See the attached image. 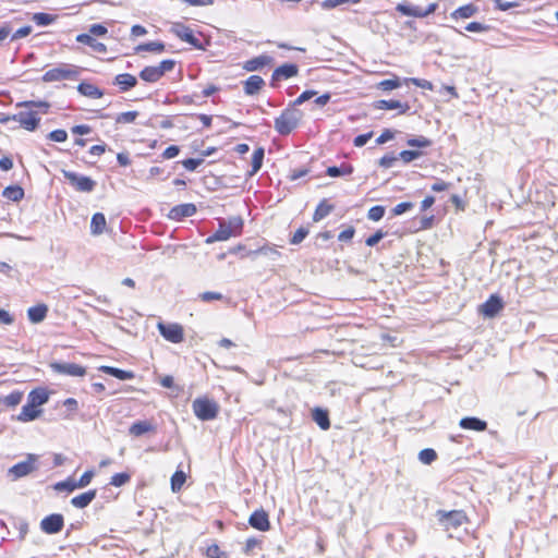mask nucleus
<instances>
[{
  "mask_svg": "<svg viewBox=\"0 0 558 558\" xmlns=\"http://www.w3.org/2000/svg\"><path fill=\"white\" fill-rule=\"evenodd\" d=\"M332 210H333V205L328 204L326 199H323L318 204V206L316 207V209L314 211L313 220L315 222H318L322 219H324L325 217H327Z\"/></svg>",
  "mask_w": 558,
  "mask_h": 558,
  "instance_id": "nucleus-35",
  "label": "nucleus"
},
{
  "mask_svg": "<svg viewBox=\"0 0 558 558\" xmlns=\"http://www.w3.org/2000/svg\"><path fill=\"white\" fill-rule=\"evenodd\" d=\"M50 368L54 373L70 377H84L86 375V367L75 363L52 362Z\"/></svg>",
  "mask_w": 558,
  "mask_h": 558,
  "instance_id": "nucleus-11",
  "label": "nucleus"
},
{
  "mask_svg": "<svg viewBox=\"0 0 558 558\" xmlns=\"http://www.w3.org/2000/svg\"><path fill=\"white\" fill-rule=\"evenodd\" d=\"M303 117L302 110L289 106L276 118L274 128L280 135H288L299 126Z\"/></svg>",
  "mask_w": 558,
  "mask_h": 558,
  "instance_id": "nucleus-2",
  "label": "nucleus"
},
{
  "mask_svg": "<svg viewBox=\"0 0 558 558\" xmlns=\"http://www.w3.org/2000/svg\"><path fill=\"white\" fill-rule=\"evenodd\" d=\"M62 174L77 192L89 193L96 186V182L89 177L69 170H62Z\"/></svg>",
  "mask_w": 558,
  "mask_h": 558,
  "instance_id": "nucleus-9",
  "label": "nucleus"
},
{
  "mask_svg": "<svg viewBox=\"0 0 558 558\" xmlns=\"http://www.w3.org/2000/svg\"><path fill=\"white\" fill-rule=\"evenodd\" d=\"M156 430L157 427L153 421L143 420L134 422L129 428V434L134 437H141L148 433H156Z\"/></svg>",
  "mask_w": 558,
  "mask_h": 558,
  "instance_id": "nucleus-16",
  "label": "nucleus"
},
{
  "mask_svg": "<svg viewBox=\"0 0 558 558\" xmlns=\"http://www.w3.org/2000/svg\"><path fill=\"white\" fill-rule=\"evenodd\" d=\"M207 557L209 558H227L226 554L220 550L219 546L214 544L207 548Z\"/></svg>",
  "mask_w": 558,
  "mask_h": 558,
  "instance_id": "nucleus-57",
  "label": "nucleus"
},
{
  "mask_svg": "<svg viewBox=\"0 0 558 558\" xmlns=\"http://www.w3.org/2000/svg\"><path fill=\"white\" fill-rule=\"evenodd\" d=\"M108 33V29L106 26L101 24H93L89 27V35L92 36H105Z\"/></svg>",
  "mask_w": 558,
  "mask_h": 558,
  "instance_id": "nucleus-64",
  "label": "nucleus"
},
{
  "mask_svg": "<svg viewBox=\"0 0 558 558\" xmlns=\"http://www.w3.org/2000/svg\"><path fill=\"white\" fill-rule=\"evenodd\" d=\"M2 195L13 202H19L24 197V190L19 185L7 186Z\"/></svg>",
  "mask_w": 558,
  "mask_h": 558,
  "instance_id": "nucleus-37",
  "label": "nucleus"
},
{
  "mask_svg": "<svg viewBox=\"0 0 558 558\" xmlns=\"http://www.w3.org/2000/svg\"><path fill=\"white\" fill-rule=\"evenodd\" d=\"M192 409L197 418L210 421L217 417L219 405L208 398H197L192 403Z\"/></svg>",
  "mask_w": 558,
  "mask_h": 558,
  "instance_id": "nucleus-6",
  "label": "nucleus"
},
{
  "mask_svg": "<svg viewBox=\"0 0 558 558\" xmlns=\"http://www.w3.org/2000/svg\"><path fill=\"white\" fill-rule=\"evenodd\" d=\"M488 28L489 27L487 25L482 24L480 22H471L465 26V29L472 33H484L487 32Z\"/></svg>",
  "mask_w": 558,
  "mask_h": 558,
  "instance_id": "nucleus-56",
  "label": "nucleus"
},
{
  "mask_svg": "<svg viewBox=\"0 0 558 558\" xmlns=\"http://www.w3.org/2000/svg\"><path fill=\"white\" fill-rule=\"evenodd\" d=\"M353 172V167L350 163L343 162L341 166L336 167H328L326 170V174L336 178V177H343L349 175Z\"/></svg>",
  "mask_w": 558,
  "mask_h": 558,
  "instance_id": "nucleus-34",
  "label": "nucleus"
},
{
  "mask_svg": "<svg viewBox=\"0 0 558 558\" xmlns=\"http://www.w3.org/2000/svg\"><path fill=\"white\" fill-rule=\"evenodd\" d=\"M477 12L476 7L473 4H466L458 8L451 13V17L454 20L458 19H469L472 17Z\"/></svg>",
  "mask_w": 558,
  "mask_h": 558,
  "instance_id": "nucleus-36",
  "label": "nucleus"
},
{
  "mask_svg": "<svg viewBox=\"0 0 558 558\" xmlns=\"http://www.w3.org/2000/svg\"><path fill=\"white\" fill-rule=\"evenodd\" d=\"M459 425L463 429H473L477 432H483L487 428V423L477 417H463Z\"/></svg>",
  "mask_w": 558,
  "mask_h": 558,
  "instance_id": "nucleus-27",
  "label": "nucleus"
},
{
  "mask_svg": "<svg viewBox=\"0 0 558 558\" xmlns=\"http://www.w3.org/2000/svg\"><path fill=\"white\" fill-rule=\"evenodd\" d=\"M407 145L417 148H426L432 145V141L425 136H417L407 141Z\"/></svg>",
  "mask_w": 558,
  "mask_h": 558,
  "instance_id": "nucleus-46",
  "label": "nucleus"
},
{
  "mask_svg": "<svg viewBox=\"0 0 558 558\" xmlns=\"http://www.w3.org/2000/svg\"><path fill=\"white\" fill-rule=\"evenodd\" d=\"M106 225H107V221H106V217L104 214H101V213L94 214L92 217V221H90V233L93 235L102 234L106 229Z\"/></svg>",
  "mask_w": 558,
  "mask_h": 558,
  "instance_id": "nucleus-29",
  "label": "nucleus"
},
{
  "mask_svg": "<svg viewBox=\"0 0 558 558\" xmlns=\"http://www.w3.org/2000/svg\"><path fill=\"white\" fill-rule=\"evenodd\" d=\"M272 63V58L267 54H262L253 59L247 60L244 63V69L248 72L258 71L262 68Z\"/></svg>",
  "mask_w": 558,
  "mask_h": 558,
  "instance_id": "nucleus-19",
  "label": "nucleus"
},
{
  "mask_svg": "<svg viewBox=\"0 0 558 558\" xmlns=\"http://www.w3.org/2000/svg\"><path fill=\"white\" fill-rule=\"evenodd\" d=\"M436 518L440 526L449 534L450 537H453V533L469 521L466 514L462 510H438L436 512Z\"/></svg>",
  "mask_w": 558,
  "mask_h": 558,
  "instance_id": "nucleus-3",
  "label": "nucleus"
},
{
  "mask_svg": "<svg viewBox=\"0 0 558 558\" xmlns=\"http://www.w3.org/2000/svg\"><path fill=\"white\" fill-rule=\"evenodd\" d=\"M317 93L315 90H304L293 102L291 106L295 107L304 104L305 101L310 100L314 96H316Z\"/></svg>",
  "mask_w": 558,
  "mask_h": 558,
  "instance_id": "nucleus-53",
  "label": "nucleus"
},
{
  "mask_svg": "<svg viewBox=\"0 0 558 558\" xmlns=\"http://www.w3.org/2000/svg\"><path fill=\"white\" fill-rule=\"evenodd\" d=\"M48 399L49 395L47 390L43 388L32 390L27 397V401L37 408L45 404Z\"/></svg>",
  "mask_w": 558,
  "mask_h": 558,
  "instance_id": "nucleus-30",
  "label": "nucleus"
},
{
  "mask_svg": "<svg viewBox=\"0 0 558 558\" xmlns=\"http://www.w3.org/2000/svg\"><path fill=\"white\" fill-rule=\"evenodd\" d=\"M131 481V474L126 472L116 473L110 478V485L121 487Z\"/></svg>",
  "mask_w": 558,
  "mask_h": 558,
  "instance_id": "nucleus-43",
  "label": "nucleus"
},
{
  "mask_svg": "<svg viewBox=\"0 0 558 558\" xmlns=\"http://www.w3.org/2000/svg\"><path fill=\"white\" fill-rule=\"evenodd\" d=\"M375 107L381 110H399L400 113H405L410 110L408 102H401L395 99L378 100Z\"/></svg>",
  "mask_w": 558,
  "mask_h": 558,
  "instance_id": "nucleus-18",
  "label": "nucleus"
},
{
  "mask_svg": "<svg viewBox=\"0 0 558 558\" xmlns=\"http://www.w3.org/2000/svg\"><path fill=\"white\" fill-rule=\"evenodd\" d=\"M203 161H204V159H202V158H197V159L189 158V159L183 160L182 165L186 170L194 171L203 163Z\"/></svg>",
  "mask_w": 558,
  "mask_h": 558,
  "instance_id": "nucleus-55",
  "label": "nucleus"
},
{
  "mask_svg": "<svg viewBox=\"0 0 558 558\" xmlns=\"http://www.w3.org/2000/svg\"><path fill=\"white\" fill-rule=\"evenodd\" d=\"M248 523L252 527H254L258 531H262V532H266L270 529V522H269L268 514L263 509L255 510L251 514V517L248 519Z\"/></svg>",
  "mask_w": 558,
  "mask_h": 558,
  "instance_id": "nucleus-15",
  "label": "nucleus"
},
{
  "mask_svg": "<svg viewBox=\"0 0 558 558\" xmlns=\"http://www.w3.org/2000/svg\"><path fill=\"white\" fill-rule=\"evenodd\" d=\"M114 84L117 86H119L121 92H126L136 86L137 78L132 74L122 73V74H118L114 77Z\"/></svg>",
  "mask_w": 558,
  "mask_h": 558,
  "instance_id": "nucleus-21",
  "label": "nucleus"
},
{
  "mask_svg": "<svg viewBox=\"0 0 558 558\" xmlns=\"http://www.w3.org/2000/svg\"><path fill=\"white\" fill-rule=\"evenodd\" d=\"M175 62L173 60H163L158 65L154 66H145L141 73L140 77L148 83H155L159 81L165 73L173 70Z\"/></svg>",
  "mask_w": 558,
  "mask_h": 558,
  "instance_id": "nucleus-7",
  "label": "nucleus"
},
{
  "mask_svg": "<svg viewBox=\"0 0 558 558\" xmlns=\"http://www.w3.org/2000/svg\"><path fill=\"white\" fill-rule=\"evenodd\" d=\"M77 90L81 95L88 98H101L104 96V92L98 88L96 85L87 82H82L77 86Z\"/></svg>",
  "mask_w": 558,
  "mask_h": 558,
  "instance_id": "nucleus-26",
  "label": "nucleus"
},
{
  "mask_svg": "<svg viewBox=\"0 0 558 558\" xmlns=\"http://www.w3.org/2000/svg\"><path fill=\"white\" fill-rule=\"evenodd\" d=\"M313 420L315 421V423L324 430H327L329 427H330V421H329V416H328V412L323 410V409H319V408H316L314 411H313Z\"/></svg>",
  "mask_w": 558,
  "mask_h": 558,
  "instance_id": "nucleus-33",
  "label": "nucleus"
},
{
  "mask_svg": "<svg viewBox=\"0 0 558 558\" xmlns=\"http://www.w3.org/2000/svg\"><path fill=\"white\" fill-rule=\"evenodd\" d=\"M96 497V490L92 489L88 492H85L81 495H77L72 498L71 504L73 507L83 509L87 507Z\"/></svg>",
  "mask_w": 558,
  "mask_h": 558,
  "instance_id": "nucleus-28",
  "label": "nucleus"
},
{
  "mask_svg": "<svg viewBox=\"0 0 558 558\" xmlns=\"http://www.w3.org/2000/svg\"><path fill=\"white\" fill-rule=\"evenodd\" d=\"M78 75V66L69 63H60L57 66L46 71L43 75V81L46 83H51L66 80H76Z\"/></svg>",
  "mask_w": 558,
  "mask_h": 558,
  "instance_id": "nucleus-5",
  "label": "nucleus"
},
{
  "mask_svg": "<svg viewBox=\"0 0 558 558\" xmlns=\"http://www.w3.org/2000/svg\"><path fill=\"white\" fill-rule=\"evenodd\" d=\"M396 10L405 16L423 17V8L417 5L399 3Z\"/></svg>",
  "mask_w": 558,
  "mask_h": 558,
  "instance_id": "nucleus-32",
  "label": "nucleus"
},
{
  "mask_svg": "<svg viewBox=\"0 0 558 558\" xmlns=\"http://www.w3.org/2000/svg\"><path fill=\"white\" fill-rule=\"evenodd\" d=\"M157 327L161 336L172 343H180L184 339L183 328L179 324L158 323Z\"/></svg>",
  "mask_w": 558,
  "mask_h": 558,
  "instance_id": "nucleus-12",
  "label": "nucleus"
},
{
  "mask_svg": "<svg viewBox=\"0 0 558 558\" xmlns=\"http://www.w3.org/2000/svg\"><path fill=\"white\" fill-rule=\"evenodd\" d=\"M57 16L56 15H52V14H49V13H44V12H38V13H35L32 17V20L38 25V26H47V25H50L52 24L54 21H56Z\"/></svg>",
  "mask_w": 558,
  "mask_h": 558,
  "instance_id": "nucleus-39",
  "label": "nucleus"
},
{
  "mask_svg": "<svg viewBox=\"0 0 558 558\" xmlns=\"http://www.w3.org/2000/svg\"><path fill=\"white\" fill-rule=\"evenodd\" d=\"M265 85L264 80L258 75H251L245 82H244V92L246 95H255L257 94L263 86Z\"/></svg>",
  "mask_w": 558,
  "mask_h": 558,
  "instance_id": "nucleus-25",
  "label": "nucleus"
},
{
  "mask_svg": "<svg viewBox=\"0 0 558 558\" xmlns=\"http://www.w3.org/2000/svg\"><path fill=\"white\" fill-rule=\"evenodd\" d=\"M222 298V294L219 292L207 291L199 294V299L204 302L219 301Z\"/></svg>",
  "mask_w": 558,
  "mask_h": 558,
  "instance_id": "nucleus-62",
  "label": "nucleus"
},
{
  "mask_svg": "<svg viewBox=\"0 0 558 558\" xmlns=\"http://www.w3.org/2000/svg\"><path fill=\"white\" fill-rule=\"evenodd\" d=\"M361 1L362 0H324L322 2V8L326 9V10H330V9L336 8V7L342 5L344 3L356 4V3L361 2Z\"/></svg>",
  "mask_w": 558,
  "mask_h": 558,
  "instance_id": "nucleus-47",
  "label": "nucleus"
},
{
  "mask_svg": "<svg viewBox=\"0 0 558 558\" xmlns=\"http://www.w3.org/2000/svg\"><path fill=\"white\" fill-rule=\"evenodd\" d=\"M41 413V410H38L37 407L32 405L28 401L26 404L22 407L20 414L17 415V420L20 422H31L36 420Z\"/></svg>",
  "mask_w": 558,
  "mask_h": 558,
  "instance_id": "nucleus-23",
  "label": "nucleus"
},
{
  "mask_svg": "<svg viewBox=\"0 0 558 558\" xmlns=\"http://www.w3.org/2000/svg\"><path fill=\"white\" fill-rule=\"evenodd\" d=\"M385 215V207L383 206H373L368 213H367V217L369 220H373V221H379Z\"/></svg>",
  "mask_w": 558,
  "mask_h": 558,
  "instance_id": "nucleus-49",
  "label": "nucleus"
},
{
  "mask_svg": "<svg viewBox=\"0 0 558 558\" xmlns=\"http://www.w3.org/2000/svg\"><path fill=\"white\" fill-rule=\"evenodd\" d=\"M307 234V229L299 228L290 240L291 244H300L306 238Z\"/></svg>",
  "mask_w": 558,
  "mask_h": 558,
  "instance_id": "nucleus-58",
  "label": "nucleus"
},
{
  "mask_svg": "<svg viewBox=\"0 0 558 558\" xmlns=\"http://www.w3.org/2000/svg\"><path fill=\"white\" fill-rule=\"evenodd\" d=\"M136 51H150V52H162L165 50V45L160 41H150L146 44H141L135 48Z\"/></svg>",
  "mask_w": 558,
  "mask_h": 558,
  "instance_id": "nucleus-40",
  "label": "nucleus"
},
{
  "mask_svg": "<svg viewBox=\"0 0 558 558\" xmlns=\"http://www.w3.org/2000/svg\"><path fill=\"white\" fill-rule=\"evenodd\" d=\"M299 69L295 64L287 63L277 68L272 73V80H287L298 74Z\"/></svg>",
  "mask_w": 558,
  "mask_h": 558,
  "instance_id": "nucleus-20",
  "label": "nucleus"
},
{
  "mask_svg": "<svg viewBox=\"0 0 558 558\" xmlns=\"http://www.w3.org/2000/svg\"><path fill=\"white\" fill-rule=\"evenodd\" d=\"M78 486H77V483L74 478H66L65 481H62V482H58L56 485H54V489L58 490V492H73L75 489H77Z\"/></svg>",
  "mask_w": 558,
  "mask_h": 558,
  "instance_id": "nucleus-42",
  "label": "nucleus"
},
{
  "mask_svg": "<svg viewBox=\"0 0 558 558\" xmlns=\"http://www.w3.org/2000/svg\"><path fill=\"white\" fill-rule=\"evenodd\" d=\"M48 138L53 142L62 143L68 138L66 131L62 129L54 130L48 134Z\"/></svg>",
  "mask_w": 558,
  "mask_h": 558,
  "instance_id": "nucleus-52",
  "label": "nucleus"
},
{
  "mask_svg": "<svg viewBox=\"0 0 558 558\" xmlns=\"http://www.w3.org/2000/svg\"><path fill=\"white\" fill-rule=\"evenodd\" d=\"M504 308L502 300L498 295H490L480 307V313L485 317H494Z\"/></svg>",
  "mask_w": 558,
  "mask_h": 558,
  "instance_id": "nucleus-14",
  "label": "nucleus"
},
{
  "mask_svg": "<svg viewBox=\"0 0 558 558\" xmlns=\"http://www.w3.org/2000/svg\"><path fill=\"white\" fill-rule=\"evenodd\" d=\"M99 371L105 374L111 375L120 380H130L134 378L133 372L116 368L112 366L104 365L99 367Z\"/></svg>",
  "mask_w": 558,
  "mask_h": 558,
  "instance_id": "nucleus-31",
  "label": "nucleus"
},
{
  "mask_svg": "<svg viewBox=\"0 0 558 558\" xmlns=\"http://www.w3.org/2000/svg\"><path fill=\"white\" fill-rule=\"evenodd\" d=\"M76 41L87 45L90 47L94 51L99 53H105L107 51L106 45L102 43L97 41L92 35L89 34H80L76 36Z\"/></svg>",
  "mask_w": 558,
  "mask_h": 558,
  "instance_id": "nucleus-22",
  "label": "nucleus"
},
{
  "mask_svg": "<svg viewBox=\"0 0 558 558\" xmlns=\"http://www.w3.org/2000/svg\"><path fill=\"white\" fill-rule=\"evenodd\" d=\"M186 481V475L183 471H175L171 477V489L172 492H179Z\"/></svg>",
  "mask_w": 558,
  "mask_h": 558,
  "instance_id": "nucleus-41",
  "label": "nucleus"
},
{
  "mask_svg": "<svg viewBox=\"0 0 558 558\" xmlns=\"http://www.w3.org/2000/svg\"><path fill=\"white\" fill-rule=\"evenodd\" d=\"M94 477V471H86L78 481H76L78 488L88 486Z\"/></svg>",
  "mask_w": 558,
  "mask_h": 558,
  "instance_id": "nucleus-59",
  "label": "nucleus"
},
{
  "mask_svg": "<svg viewBox=\"0 0 558 558\" xmlns=\"http://www.w3.org/2000/svg\"><path fill=\"white\" fill-rule=\"evenodd\" d=\"M170 32L182 41H185L197 49H204L201 40L194 35L193 31L189 26L182 23H173Z\"/></svg>",
  "mask_w": 558,
  "mask_h": 558,
  "instance_id": "nucleus-10",
  "label": "nucleus"
},
{
  "mask_svg": "<svg viewBox=\"0 0 558 558\" xmlns=\"http://www.w3.org/2000/svg\"><path fill=\"white\" fill-rule=\"evenodd\" d=\"M48 313V306L45 304H38L27 310V317L33 324L41 323Z\"/></svg>",
  "mask_w": 558,
  "mask_h": 558,
  "instance_id": "nucleus-24",
  "label": "nucleus"
},
{
  "mask_svg": "<svg viewBox=\"0 0 558 558\" xmlns=\"http://www.w3.org/2000/svg\"><path fill=\"white\" fill-rule=\"evenodd\" d=\"M264 156V148L259 147L254 150L252 157V170L250 172V175H254L262 168Z\"/></svg>",
  "mask_w": 558,
  "mask_h": 558,
  "instance_id": "nucleus-38",
  "label": "nucleus"
},
{
  "mask_svg": "<svg viewBox=\"0 0 558 558\" xmlns=\"http://www.w3.org/2000/svg\"><path fill=\"white\" fill-rule=\"evenodd\" d=\"M397 160L398 157L392 154L385 155L379 159V166L383 168H391L393 167Z\"/></svg>",
  "mask_w": 558,
  "mask_h": 558,
  "instance_id": "nucleus-61",
  "label": "nucleus"
},
{
  "mask_svg": "<svg viewBox=\"0 0 558 558\" xmlns=\"http://www.w3.org/2000/svg\"><path fill=\"white\" fill-rule=\"evenodd\" d=\"M22 399H23V392L15 390V391L11 392L10 395H8L2 400V402L9 408H14L22 401Z\"/></svg>",
  "mask_w": 558,
  "mask_h": 558,
  "instance_id": "nucleus-44",
  "label": "nucleus"
},
{
  "mask_svg": "<svg viewBox=\"0 0 558 558\" xmlns=\"http://www.w3.org/2000/svg\"><path fill=\"white\" fill-rule=\"evenodd\" d=\"M16 108H24L17 113L12 116H5L0 118V122L5 124L10 121L17 122L21 128L26 131H35L40 122L39 114H46L50 108V104L44 100H28V101H20L16 105Z\"/></svg>",
  "mask_w": 558,
  "mask_h": 558,
  "instance_id": "nucleus-1",
  "label": "nucleus"
},
{
  "mask_svg": "<svg viewBox=\"0 0 558 558\" xmlns=\"http://www.w3.org/2000/svg\"><path fill=\"white\" fill-rule=\"evenodd\" d=\"M400 81L398 78L396 80H384L381 81L379 84H378V87L381 89V90H392V89H396L398 87H400Z\"/></svg>",
  "mask_w": 558,
  "mask_h": 558,
  "instance_id": "nucleus-54",
  "label": "nucleus"
},
{
  "mask_svg": "<svg viewBox=\"0 0 558 558\" xmlns=\"http://www.w3.org/2000/svg\"><path fill=\"white\" fill-rule=\"evenodd\" d=\"M137 116H138L137 111L122 112L116 118V122L117 123H133L135 121V119L137 118Z\"/></svg>",
  "mask_w": 558,
  "mask_h": 558,
  "instance_id": "nucleus-48",
  "label": "nucleus"
},
{
  "mask_svg": "<svg viewBox=\"0 0 558 558\" xmlns=\"http://www.w3.org/2000/svg\"><path fill=\"white\" fill-rule=\"evenodd\" d=\"M37 461L38 456L34 453H28L26 456V460L11 466L8 471V474L9 476H11L12 481H16L21 477L27 476L37 469Z\"/></svg>",
  "mask_w": 558,
  "mask_h": 558,
  "instance_id": "nucleus-8",
  "label": "nucleus"
},
{
  "mask_svg": "<svg viewBox=\"0 0 558 558\" xmlns=\"http://www.w3.org/2000/svg\"><path fill=\"white\" fill-rule=\"evenodd\" d=\"M405 81L410 82L413 85L421 87L423 89L433 90V88H434L433 83L427 80H424V78L411 77V78H407Z\"/></svg>",
  "mask_w": 558,
  "mask_h": 558,
  "instance_id": "nucleus-51",
  "label": "nucleus"
},
{
  "mask_svg": "<svg viewBox=\"0 0 558 558\" xmlns=\"http://www.w3.org/2000/svg\"><path fill=\"white\" fill-rule=\"evenodd\" d=\"M196 213V206L194 204H181L178 206H174L170 210V218L175 220H181L185 217H192Z\"/></svg>",
  "mask_w": 558,
  "mask_h": 558,
  "instance_id": "nucleus-17",
  "label": "nucleus"
},
{
  "mask_svg": "<svg viewBox=\"0 0 558 558\" xmlns=\"http://www.w3.org/2000/svg\"><path fill=\"white\" fill-rule=\"evenodd\" d=\"M31 33H32V26L26 25V26L19 28L15 33H13L11 39L17 40V39L28 36Z\"/></svg>",
  "mask_w": 558,
  "mask_h": 558,
  "instance_id": "nucleus-63",
  "label": "nucleus"
},
{
  "mask_svg": "<svg viewBox=\"0 0 558 558\" xmlns=\"http://www.w3.org/2000/svg\"><path fill=\"white\" fill-rule=\"evenodd\" d=\"M422 156V153L418 151V150H402L400 154H399V158L405 162V163H409L415 159H417L418 157Z\"/></svg>",
  "mask_w": 558,
  "mask_h": 558,
  "instance_id": "nucleus-50",
  "label": "nucleus"
},
{
  "mask_svg": "<svg viewBox=\"0 0 558 558\" xmlns=\"http://www.w3.org/2000/svg\"><path fill=\"white\" fill-rule=\"evenodd\" d=\"M413 206L414 205L411 202H403V203L396 205L392 209V213L395 216H400V215L404 214L405 211L412 209Z\"/></svg>",
  "mask_w": 558,
  "mask_h": 558,
  "instance_id": "nucleus-60",
  "label": "nucleus"
},
{
  "mask_svg": "<svg viewBox=\"0 0 558 558\" xmlns=\"http://www.w3.org/2000/svg\"><path fill=\"white\" fill-rule=\"evenodd\" d=\"M242 227L243 221L240 217L231 218L228 222L220 221L218 230L206 239V243L227 241L231 236L240 234Z\"/></svg>",
  "mask_w": 558,
  "mask_h": 558,
  "instance_id": "nucleus-4",
  "label": "nucleus"
},
{
  "mask_svg": "<svg viewBox=\"0 0 558 558\" xmlns=\"http://www.w3.org/2000/svg\"><path fill=\"white\" fill-rule=\"evenodd\" d=\"M418 459L424 464H430L437 459V453L434 449H423L418 453Z\"/></svg>",
  "mask_w": 558,
  "mask_h": 558,
  "instance_id": "nucleus-45",
  "label": "nucleus"
},
{
  "mask_svg": "<svg viewBox=\"0 0 558 558\" xmlns=\"http://www.w3.org/2000/svg\"><path fill=\"white\" fill-rule=\"evenodd\" d=\"M64 525L63 515L53 513L45 517L40 522V529L47 534L59 533Z\"/></svg>",
  "mask_w": 558,
  "mask_h": 558,
  "instance_id": "nucleus-13",
  "label": "nucleus"
}]
</instances>
